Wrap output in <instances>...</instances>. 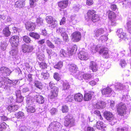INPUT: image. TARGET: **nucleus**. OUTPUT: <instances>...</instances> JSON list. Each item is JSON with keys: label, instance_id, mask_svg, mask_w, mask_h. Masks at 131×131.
I'll list each match as a JSON object with an SVG mask.
<instances>
[{"label": "nucleus", "instance_id": "8fccbe9b", "mask_svg": "<svg viewBox=\"0 0 131 131\" xmlns=\"http://www.w3.org/2000/svg\"><path fill=\"white\" fill-rule=\"evenodd\" d=\"M23 40L26 43H30L31 40L28 36H25L23 37Z\"/></svg>", "mask_w": 131, "mask_h": 131}, {"label": "nucleus", "instance_id": "0eeeda50", "mask_svg": "<svg viewBox=\"0 0 131 131\" xmlns=\"http://www.w3.org/2000/svg\"><path fill=\"white\" fill-rule=\"evenodd\" d=\"M71 36L72 40L74 42H77L80 40L81 36L80 32L76 31L71 34Z\"/></svg>", "mask_w": 131, "mask_h": 131}, {"label": "nucleus", "instance_id": "f3484780", "mask_svg": "<svg viewBox=\"0 0 131 131\" xmlns=\"http://www.w3.org/2000/svg\"><path fill=\"white\" fill-rule=\"evenodd\" d=\"M68 3V0L60 1L58 3V6L60 8L64 9L67 7Z\"/></svg>", "mask_w": 131, "mask_h": 131}, {"label": "nucleus", "instance_id": "e2e57ef3", "mask_svg": "<svg viewBox=\"0 0 131 131\" xmlns=\"http://www.w3.org/2000/svg\"><path fill=\"white\" fill-rule=\"evenodd\" d=\"M6 81L7 82V83L9 84H15L18 82L17 80H11L9 79H7V80Z\"/></svg>", "mask_w": 131, "mask_h": 131}, {"label": "nucleus", "instance_id": "ea45409f", "mask_svg": "<svg viewBox=\"0 0 131 131\" xmlns=\"http://www.w3.org/2000/svg\"><path fill=\"white\" fill-rule=\"evenodd\" d=\"M95 13V11L93 10H89L87 13V18L88 19H90L92 17V15Z\"/></svg>", "mask_w": 131, "mask_h": 131}, {"label": "nucleus", "instance_id": "4c0bfd02", "mask_svg": "<svg viewBox=\"0 0 131 131\" xmlns=\"http://www.w3.org/2000/svg\"><path fill=\"white\" fill-rule=\"evenodd\" d=\"M29 34L30 36L36 39H38L40 37L39 35L36 33L31 32Z\"/></svg>", "mask_w": 131, "mask_h": 131}, {"label": "nucleus", "instance_id": "58836bf2", "mask_svg": "<svg viewBox=\"0 0 131 131\" xmlns=\"http://www.w3.org/2000/svg\"><path fill=\"white\" fill-rule=\"evenodd\" d=\"M91 97V94L90 93H87L85 94L84 99L85 101H88L90 100Z\"/></svg>", "mask_w": 131, "mask_h": 131}, {"label": "nucleus", "instance_id": "dca6fc26", "mask_svg": "<svg viewBox=\"0 0 131 131\" xmlns=\"http://www.w3.org/2000/svg\"><path fill=\"white\" fill-rule=\"evenodd\" d=\"M89 67L90 69L93 72H96L98 68L97 64L94 61H91L90 62Z\"/></svg>", "mask_w": 131, "mask_h": 131}, {"label": "nucleus", "instance_id": "09e8293b", "mask_svg": "<svg viewBox=\"0 0 131 131\" xmlns=\"http://www.w3.org/2000/svg\"><path fill=\"white\" fill-rule=\"evenodd\" d=\"M43 19L42 18L39 17L37 19L36 23L39 26H40L43 25Z\"/></svg>", "mask_w": 131, "mask_h": 131}, {"label": "nucleus", "instance_id": "de8ad7c7", "mask_svg": "<svg viewBox=\"0 0 131 131\" xmlns=\"http://www.w3.org/2000/svg\"><path fill=\"white\" fill-rule=\"evenodd\" d=\"M46 44L48 47L51 48H54L55 47L53 44L49 40H47L46 41Z\"/></svg>", "mask_w": 131, "mask_h": 131}, {"label": "nucleus", "instance_id": "5701e85b", "mask_svg": "<svg viewBox=\"0 0 131 131\" xmlns=\"http://www.w3.org/2000/svg\"><path fill=\"white\" fill-rule=\"evenodd\" d=\"M83 95L81 93H79L75 94L74 96V99L75 101L80 102L83 99Z\"/></svg>", "mask_w": 131, "mask_h": 131}, {"label": "nucleus", "instance_id": "a19ab883", "mask_svg": "<svg viewBox=\"0 0 131 131\" xmlns=\"http://www.w3.org/2000/svg\"><path fill=\"white\" fill-rule=\"evenodd\" d=\"M100 19L99 15H97L94 14L92 17V21L94 22L98 21Z\"/></svg>", "mask_w": 131, "mask_h": 131}, {"label": "nucleus", "instance_id": "3c124183", "mask_svg": "<svg viewBox=\"0 0 131 131\" xmlns=\"http://www.w3.org/2000/svg\"><path fill=\"white\" fill-rule=\"evenodd\" d=\"M59 55L61 57H66V51L63 49H61L60 51Z\"/></svg>", "mask_w": 131, "mask_h": 131}, {"label": "nucleus", "instance_id": "7c9ffc66", "mask_svg": "<svg viewBox=\"0 0 131 131\" xmlns=\"http://www.w3.org/2000/svg\"><path fill=\"white\" fill-rule=\"evenodd\" d=\"M47 52L48 55V58L51 59V56H57V55L54 52H52L51 50L47 49Z\"/></svg>", "mask_w": 131, "mask_h": 131}, {"label": "nucleus", "instance_id": "aec40b11", "mask_svg": "<svg viewBox=\"0 0 131 131\" xmlns=\"http://www.w3.org/2000/svg\"><path fill=\"white\" fill-rule=\"evenodd\" d=\"M105 32V30L104 29L100 28L97 29L94 31V37H98L100 35L103 34Z\"/></svg>", "mask_w": 131, "mask_h": 131}, {"label": "nucleus", "instance_id": "6e6552de", "mask_svg": "<svg viewBox=\"0 0 131 131\" xmlns=\"http://www.w3.org/2000/svg\"><path fill=\"white\" fill-rule=\"evenodd\" d=\"M45 19L48 23L51 24V26L52 28H54L56 26L57 22L53 21V18L52 16H47Z\"/></svg>", "mask_w": 131, "mask_h": 131}, {"label": "nucleus", "instance_id": "338daca9", "mask_svg": "<svg viewBox=\"0 0 131 131\" xmlns=\"http://www.w3.org/2000/svg\"><path fill=\"white\" fill-rule=\"evenodd\" d=\"M63 38L64 41L66 42H68L69 41V39L68 35L66 34H64L63 36H62Z\"/></svg>", "mask_w": 131, "mask_h": 131}, {"label": "nucleus", "instance_id": "a878e982", "mask_svg": "<svg viewBox=\"0 0 131 131\" xmlns=\"http://www.w3.org/2000/svg\"><path fill=\"white\" fill-rule=\"evenodd\" d=\"M71 19L69 21V24L70 26L74 25L77 23V18L75 16H72L70 17Z\"/></svg>", "mask_w": 131, "mask_h": 131}, {"label": "nucleus", "instance_id": "c85d7f7f", "mask_svg": "<svg viewBox=\"0 0 131 131\" xmlns=\"http://www.w3.org/2000/svg\"><path fill=\"white\" fill-rule=\"evenodd\" d=\"M3 33L6 37H8L10 35L11 32L8 27H6L4 29Z\"/></svg>", "mask_w": 131, "mask_h": 131}, {"label": "nucleus", "instance_id": "f8f14e48", "mask_svg": "<svg viewBox=\"0 0 131 131\" xmlns=\"http://www.w3.org/2000/svg\"><path fill=\"white\" fill-rule=\"evenodd\" d=\"M79 58L81 60H86L89 58L87 53L83 51H81L78 54Z\"/></svg>", "mask_w": 131, "mask_h": 131}, {"label": "nucleus", "instance_id": "864d4df0", "mask_svg": "<svg viewBox=\"0 0 131 131\" xmlns=\"http://www.w3.org/2000/svg\"><path fill=\"white\" fill-rule=\"evenodd\" d=\"M40 67L41 69H45L47 67V65L44 62H42L39 64Z\"/></svg>", "mask_w": 131, "mask_h": 131}, {"label": "nucleus", "instance_id": "412c9836", "mask_svg": "<svg viewBox=\"0 0 131 131\" xmlns=\"http://www.w3.org/2000/svg\"><path fill=\"white\" fill-rule=\"evenodd\" d=\"M25 3L23 0H17L15 3V5L18 8H21L25 6Z\"/></svg>", "mask_w": 131, "mask_h": 131}, {"label": "nucleus", "instance_id": "ddd939ff", "mask_svg": "<svg viewBox=\"0 0 131 131\" xmlns=\"http://www.w3.org/2000/svg\"><path fill=\"white\" fill-rule=\"evenodd\" d=\"M68 68L71 74H73L76 73L77 70V68L76 66L74 64H69Z\"/></svg>", "mask_w": 131, "mask_h": 131}, {"label": "nucleus", "instance_id": "c9c22d12", "mask_svg": "<svg viewBox=\"0 0 131 131\" xmlns=\"http://www.w3.org/2000/svg\"><path fill=\"white\" fill-rule=\"evenodd\" d=\"M116 17L115 13L112 11H110L108 14V17L110 20L115 19Z\"/></svg>", "mask_w": 131, "mask_h": 131}, {"label": "nucleus", "instance_id": "a211bd4d", "mask_svg": "<svg viewBox=\"0 0 131 131\" xmlns=\"http://www.w3.org/2000/svg\"><path fill=\"white\" fill-rule=\"evenodd\" d=\"M35 98L36 102L39 104H43L44 102V97L40 95H36L35 96Z\"/></svg>", "mask_w": 131, "mask_h": 131}, {"label": "nucleus", "instance_id": "f704fd0d", "mask_svg": "<svg viewBox=\"0 0 131 131\" xmlns=\"http://www.w3.org/2000/svg\"><path fill=\"white\" fill-rule=\"evenodd\" d=\"M115 87L116 90H119L124 89L125 87L122 84L118 83L115 85Z\"/></svg>", "mask_w": 131, "mask_h": 131}, {"label": "nucleus", "instance_id": "39448f33", "mask_svg": "<svg viewBox=\"0 0 131 131\" xmlns=\"http://www.w3.org/2000/svg\"><path fill=\"white\" fill-rule=\"evenodd\" d=\"M19 37L16 36H13L10 39V41L12 47H17L19 43Z\"/></svg>", "mask_w": 131, "mask_h": 131}, {"label": "nucleus", "instance_id": "bf43d9fd", "mask_svg": "<svg viewBox=\"0 0 131 131\" xmlns=\"http://www.w3.org/2000/svg\"><path fill=\"white\" fill-rule=\"evenodd\" d=\"M118 36L121 39L124 40H125V39L127 38V36L125 32H124L121 35L119 34Z\"/></svg>", "mask_w": 131, "mask_h": 131}, {"label": "nucleus", "instance_id": "680f3d73", "mask_svg": "<svg viewBox=\"0 0 131 131\" xmlns=\"http://www.w3.org/2000/svg\"><path fill=\"white\" fill-rule=\"evenodd\" d=\"M55 42V43L57 45H60L61 42V40L59 38H55L53 41Z\"/></svg>", "mask_w": 131, "mask_h": 131}, {"label": "nucleus", "instance_id": "9d476101", "mask_svg": "<svg viewBox=\"0 0 131 131\" xmlns=\"http://www.w3.org/2000/svg\"><path fill=\"white\" fill-rule=\"evenodd\" d=\"M25 27L26 29L29 31H33L35 29V24L30 21L27 22L25 24Z\"/></svg>", "mask_w": 131, "mask_h": 131}, {"label": "nucleus", "instance_id": "cd10ccee", "mask_svg": "<svg viewBox=\"0 0 131 131\" xmlns=\"http://www.w3.org/2000/svg\"><path fill=\"white\" fill-rule=\"evenodd\" d=\"M66 29L63 28H59L57 29V32L58 33L61 34V36H63L66 33Z\"/></svg>", "mask_w": 131, "mask_h": 131}, {"label": "nucleus", "instance_id": "4d7b16f0", "mask_svg": "<svg viewBox=\"0 0 131 131\" xmlns=\"http://www.w3.org/2000/svg\"><path fill=\"white\" fill-rule=\"evenodd\" d=\"M73 95H69L66 98V101L67 102H72L73 100Z\"/></svg>", "mask_w": 131, "mask_h": 131}, {"label": "nucleus", "instance_id": "b1692460", "mask_svg": "<svg viewBox=\"0 0 131 131\" xmlns=\"http://www.w3.org/2000/svg\"><path fill=\"white\" fill-rule=\"evenodd\" d=\"M18 129L19 131H34L33 128H29L28 127L24 125H20Z\"/></svg>", "mask_w": 131, "mask_h": 131}, {"label": "nucleus", "instance_id": "9b49d317", "mask_svg": "<svg viewBox=\"0 0 131 131\" xmlns=\"http://www.w3.org/2000/svg\"><path fill=\"white\" fill-rule=\"evenodd\" d=\"M93 105L94 108L99 109L103 108L105 107L106 106V103L103 101H99L94 104Z\"/></svg>", "mask_w": 131, "mask_h": 131}, {"label": "nucleus", "instance_id": "7ed1b4c3", "mask_svg": "<svg viewBox=\"0 0 131 131\" xmlns=\"http://www.w3.org/2000/svg\"><path fill=\"white\" fill-rule=\"evenodd\" d=\"M65 120L64 124L66 126L70 127L75 125L74 119L69 115H67L65 117Z\"/></svg>", "mask_w": 131, "mask_h": 131}, {"label": "nucleus", "instance_id": "49530a36", "mask_svg": "<svg viewBox=\"0 0 131 131\" xmlns=\"http://www.w3.org/2000/svg\"><path fill=\"white\" fill-rule=\"evenodd\" d=\"M100 47L99 45L97 46L95 45H93V46L91 48L92 52H96L99 49Z\"/></svg>", "mask_w": 131, "mask_h": 131}, {"label": "nucleus", "instance_id": "bb28decb", "mask_svg": "<svg viewBox=\"0 0 131 131\" xmlns=\"http://www.w3.org/2000/svg\"><path fill=\"white\" fill-rule=\"evenodd\" d=\"M18 52V50L16 48L12 49L10 52V54L12 58H13L16 57Z\"/></svg>", "mask_w": 131, "mask_h": 131}, {"label": "nucleus", "instance_id": "774afa93", "mask_svg": "<svg viewBox=\"0 0 131 131\" xmlns=\"http://www.w3.org/2000/svg\"><path fill=\"white\" fill-rule=\"evenodd\" d=\"M6 89L7 90V91L10 93L12 94L13 92V90L12 87H11L10 86L8 85L6 87Z\"/></svg>", "mask_w": 131, "mask_h": 131}, {"label": "nucleus", "instance_id": "0e129e2a", "mask_svg": "<svg viewBox=\"0 0 131 131\" xmlns=\"http://www.w3.org/2000/svg\"><path fill=\"white\" fill-rule=\"evenodd\" d=\"M23 99V98L21 96L16 97V102L18 103L22 102Z\"/></svg>", "mask_w": 131, "mask_h": 131}, {"label": "nucleus", "instance_id": "20e7f679", "mask_svg": "<svg viewBox=\"0 0 131 131\" xmlns=\"http://www.w3.org/2000/svg\"><path fill=\"white\" fill-rule=\"evenodd\" d=\"M117 112L121 116H123L126 112V107L125 104L122 103H120L116 106Z\"/></svg>", "mask_w": 131, "mask_h": 131}, {"label": "nucleus", "instance_id": "603ef678", "mask_svg": "<svg viewBox=\"0 0 131 131\" xmlns=\"http://www.w3.org/2000/svg\"><path fill=\"white\" fill-rule=\"evenodd\" d=\"M62 110L63 113H65L67 112L69 110V108L68 106L64 105L62 107Z\"/></svg>", "mask_w": 131, "mask_h": 131}, {"label": "nucleus", "instance_id": "4468645a", "mask_svg": "<svg viewBox=\"0 0 131 131\" xmlns=\"http://www.w3.org/2000/svg\"><path fill=\"white\" fill-rule=\"evenodd\" d=\"M0 71L2 73L4 74V75L6 76L9 75L11 72L8 68L4 67H1Z\"/></svg>", "mask_w": 131, "mask_h": 131}, {"label": "nucleus", "instance_id": "c03bdc74", "mask_svg": "<svg viewBox=\"0 0 131 131\" xmlns=\"http://www.w3.org/2000/svg\"><path fill=\"white\" fill-rule=\"evenodd\" d=\"M41 75L42 76V78L44 79H48L49 77V74L47 72H42Z\"/></svg>", "mask_w": 131, "mask_h": 131}, {"label": "nucleus", "instance_id": "6ab92c4d", "mask_svg": "<svg viewBox=\"0 0 131 131\" xmlns=\"http://www.w3.org/2000/svg\"><path fill=\"white\" fill-rule=\"evenodd\" d=\"M54 89L51 90V94L50 95V98H53L58 95V89L57 87H55Z\"/></svg>", "mask_w": 131, "mask_h": 131}, {"label": "nucleus", "instance_id": "423d86ee", "mask_svg": "<svg viewBox=\"0 0 131 131\" xmlns=\"http://www.w3.org/2000/svg\"><path fill=\"white\" fill-rule=\"evenodd\" d=\"M99 49L100 50L99 52L100 54L102 55L105 58H107L109 57L108 51L107 48L100 47Z\"/></svg>", "mask_w": 131, "mask_h": 131}, {"label": "nucleus", "instance_id": "69168bd1", "mask_svg": "<svg viewBox=\"0 0 131 131\" xmlns=\"http://www.w3.org/2000/svg\"><path fill=\"white\" fill-rule=\"evenodd\" d=\"M99 39L100 40H101L102 41H105L107 40L108 38L107 36L103 35L101 36L99 38Z\"/></svg>", "mask_w": 131, "mask_h": 131}, {"label": "nucleus", "instance_id": "e433bc0d", "mask_svg": "<svg viewBox=\"0 0 131 131\" xmlns=\"http://www.w3.org/2000/svg\"><path fill=\"white\" fill-rule=\"evenodd\" d=\"M63 65V62L60 61L54 66V67L55 69H60L62 67Z\"/></svg>", "mask_w": 131, "mask_h": 131}, {"label": "nucleus", "instance_id": "393cba45", "mask_svg": "<svg viewBox=\"0 0 131 131\" xmlns=\"http://www.w3.org/2000/svg\"><path fill=\"white\" fill-rule=\"evenodd\" d=\"M15 117L18 119L22 120L25 117L24 113L22 112H19L15 114Z\"/></svg>", "mask_w": 131, "mask_h": 131}, {"label": "nucleus", "instance_id": "4be33fe9", "mask_svg": "<svg viewBox=\"0 0 131 131\" xmlns=\"http://www.w3.org/2000/svg\"><path fill=\"white\" fill-rule=\"evenodd\" d=\"M18 106L17 105L13 104L9 105L7 108V109L9 111L11 112L16 111L18 109Z\"/></svg>", "mask_w": 131, "mask_h": 131}, {"label": "nucleus", "instance_id": "2eb2a0df", "mask_svg": "<svg viewBox=\"0 0 131 131\" xmlns=\"http://www.w3.org/2000/svg\"><path fill=\"white\" fill-rule=\"evenodd\" d=\"M22 48L23 52L25 53L31 52L34 49L33 46H28L26 45H24Z\"/></svg>", "mask_w": 131, "mask_h": 131}, {"label": "nucleus", "instance_id": "6e6d98bb", "mask_svg": "<svg viewBox=\"0 0 131 131\" xmlns=\"http://www.w3.org/2000/svg\"><path fill=\"white\" fill-rule=\"evenodd\" d=\"M63 88L62 90H66L68 89L70 87V85L67 82H64L63 84Z\"/></svg>", "mask_w": 131, "mask_h": 131}, {"label": "nucleus", "instance_id": "f257e3e1", "mask_svg": "<svg viewBox=\"0 0 131 131\" xmlns=\"http://www.w3.org/2000/svg\"><path fill=\"white\" fill-rule=\"evenodd\" d=\"M63 126L57 121L52 122L48 128V131H67L63 128Z\"/></svg>", "mask_w": 131, "mask_h": 131}, {"label": "nucleus", "instance_id": "37998d69", "mask_svg": "<svg viewBox=\"0 0 131 131\" xmlns=\"http://www.w3.org/2000/svg\"><path fill=\"white\" fill-rule=\"evenodd\" d=\"M82 77L85 80H88L92 77L91 75L89 73H85L83 74Z\"/></svg>", "mask_w": 131, "mask_h": 131}, {"label": "nucleus", "instance_id": "1a4fd4ad", "mask_svg": "<svg viewBox=\"0 0 131 131\" xmlns=\"http://www.w3.org/2000/svg\"><path fill=\"white\" fill-rule=\"evenodd\" d=\"M28 97L27 98L26 101V103L28 105L27 108V111L29 112L34 113L35 111V108L33 106L31 105L32 102L31 100H29Z\"/></svg>", "mask_w": 131, "mask_h": 131}, {"label": "nucleus", "instance_id": "c756f323", "mask_svg": "<svg viewBox=\"0 0 131 131\" xmlns=\"http://www.w3.org/2000/svg\"><path fill=\"white\" fill-rule=\"evenodd\" d=\"M112 92L111 89L109 87H107L105 89H104L102 91L103 94L106 95L109 94Z\"/></svg>", "mask_w": 131, "mask_h": 131}, {"label": "nucleus", "instance_id": "13d9d810", "mask_svg": "<svg viewBox=\"0 0 131 131\" xmlns=\"http://www.w3.org/2000/svg\"><path fill=\"white\" fill-rule=\"evenodd\" d=\"M49 111L52 115H54L57 113L58 110L56 108H53L50 110Z\"/></svg>", "mask_w": 131, "mask_h": 131}, {"label": "nucleus", "instance_id": "052dcab7", "mask_svg": "<svg viewBox=\"0 0 131 131\" xmlns=\"http://www.w3.org/2000/svg\"><path fill=\"white\" fill-rule=\"evenodd\" d=\"M7 125L5 123H3L0 125V131H2L5 129L6 128Z\"/></svg>", "mask_w": 131, "mask_h": 131}, {"label": "nucleus", "instance_id": "2f4dec72", "mask_svg": "<svg viewBox=\"0 0 131 131\" xmlns=\"http://www.w3.org/2000/svg\"><path fill=\"white\" fill-rule=\"evenodd\" d=\"M96 128L98 129H101L104 128L103 123L102 122L98 121L96 123Z\"/></svg>", "mask_w": 131, "mask_h": 131}, {"label": "nucleus", "instance_id": "a18cd8bd", "mask_svg": "<svg viewBox=\"0 0 131 131\" xmlns=\"http://www.w3.org/2000/svg\"><path fill=\"white\" fill-rule=\"evenodd\" d=\"M37 59L41 61L44 59L45 56L43 54L40 53L39 52H38L37 54Z\"/></svg>", "mask_w": 131, "mask_h": 131}, {"label": "nucleus", "instance_id": "473e14b6", "mask_svg": "<svg viewBox=\"0 0 131 131\" xmlns=\"http://www.w3.org/2000/svg\"><path fill=\"white\" fill-rule=\"evenodd\" d=\"M77 47L76 45H74L73 48L70 49L69 50L68 52L71 55L75 53L77 50Z\"/></svg>", "mask_w": 131, "mask_h": 131}, {"label": "nucleus", "instance_id": "f03ea898", "mask_svg": "<svg viewBox=\"0 0 131 131\" xmlns=\"http://www.w3.org/2000/svg\"><path fill=\"white\" fill-rule=\"evenodd\" d=\"M104 116L107 120L110 122L112 125H113L117 122V120L113 115L110 112L105 111L104 113Z\"/></svg>", "mask_w": 131, "mask_h": 131}, {"label": "nucleus", "instance_id": "72a5a7b5", "mask_svg": "<svg viewBox=\"0 0 131 131\" xmlns=\"http://www.w3.org/2000/svg\"><path fill=\"white\" fill-rule=\"evenodd\" d=\"M7 45L8 44L6 42H1L0 46L1 49L3 51L5 50L6 49Z\"/></svg>", "mask_w": 131, "mask_h": 131}, {"label": "nucleus", "instance_id": "79ce46f5", "mask_svg": "<svg viewBox=\"0 0 131 131\" xmlns=\"http://www.w3.org/2000/svg\"><path fill=\"white\" fill-rule=\"evenodd\" d=\"M35 86L40 89H41L42 88V84L40 82L38 81H36L35 82Z\"/></svg>", "mask_w": 131, "mask_h": 131}, {"label": "nucleus", "instance_id": "5fc2aeb1", "mask_svg": "<svg viewBox=\"0 0 131 131\" xmlns=\"http://www.w3.org/2000/svg\"><path fill=\"white\" fill-rule=\"evenodd\" d=\"M83 75L82 73L78 72L75 75V77L76 78L80 80H82L83 78Z\"/></svg>", "mask_w": 131, "mask_h": 131}]
</instances>
